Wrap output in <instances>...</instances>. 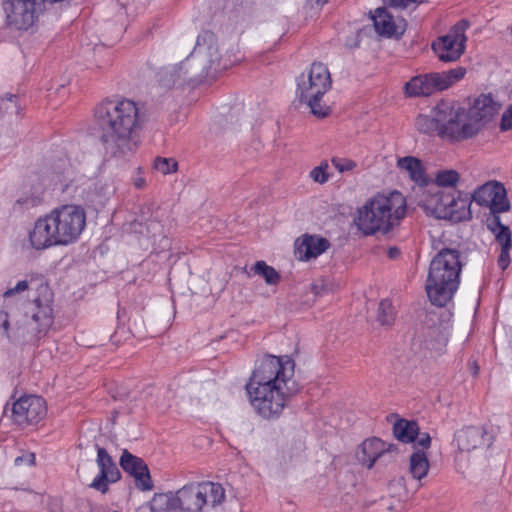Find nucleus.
Masks as SVG:
<instances>
[{
	"label": "nucleus",
	"mask_w": 512,
	"mask_h": 512,
	"mask_svg": "<svg viewBox=\"0 0 512 512\" xmlns=\"http://www.w3.org/2000/svg\"><path fill=\"white\" fill-rule=\"evenodd\" d=\"M459 180L456 170H442L436 174V183L440 187H454Z\"/></svg>",
	"instance_id": "72a5a7b5"
},
{
	"label": "nucleus",
	"mask_w": 512,
	"mask_h": 512,
	"mask_svg": "<svg viewBox=\"0 0 512 512\" xmlns=\"http://www.w3.org/2000/svg\"><path fill=\"white\" fill-rule=\"evenodd\" d=\"M204 498L207 499V503H211L212 506H216L222 503L225 499V490L219 483L203 482L201 483Z\"/></svg>",
	"instance_id": "cd10ccee"
},
{
	"label": "nucleus",
	"mask_w": 512,
	"mask_h": 512,
	"mask_svg": "<svg viewBox=\"0 0 512 512\" xmlns=\"http://www.w3.org/2000/svg\"><path fill=\"white\" fill-rule=\"evenodd\" d=\"M501 104L491 94H480L466 108L450 99L439 100L429 114H419L415 126L420 133L457 143L479 134L498 113Z\"/></svg>",
	"instance_id": "f257e3e1"
},
{
	"label": "nucleus",
	"mask_w": 512,
	"mask_h": 512,
	"mask_svg": "<svg viewBox=\"0 0 512 512\" xmlns=\"http://www.w3.org/2000/svg\"><path fill=\"white\" fill-rule=\"evenodd\" d=\"M494 234L496 240L500 243L501 248H511V231L508 226H501V228L498 229Z\"/></svg>",
	"instance_id": "58836bf2"
},
{
	"label": "nucleus",
	"mask_w": 512,
	"mask_h": 512,
	"mask_svg": "<svg viewBox=\"0 0 512 512\" xmlns=\"http://www.w3.org/2000/svg\"><path fill=\"white\" fill-rule=\"evenodd\" d=\"M486 222L488 229L493 233H496V231L500 229L501 226H504V224L501 222L499 214H491V216L487 217Z\"/></svg>",
	"instance_id": "79ce46f5"
},
{
	"label": "nucleus",
	"mask_w": 512,
	"mask_h": 512,
	"mask_svg": "<svg viewBox=\"0 0 512 512\" xmlns=\"http://www.w3.org/2000/svg\"><path fill=\"white\" fill-rule=\"evenodd\" d=\"M252 270L255 274L262 276L269 285H276L280 281V274L274 267L267 265L264 261H257Z\"/></svg>",
	"instance_id": "c756f323"
},
{
	"label": "nucleus",
	"mask_w": 512,
	"mask_h": 512,
	"mask_svg": "<svg viewBox=\"0 0 512 512\" xmlns=\"http://www.w3.org/2000/svg\"><path fill=\"white\" fill-rule=\"evenodd\" d=\"M94 122L107 153L116 158L132 156L147 121L139 103L124 97L105 98L94 107Z\"/></svg>",
	"instance_id": "7ed1b4c3"
},
{
	"label": "nucleus",
	"mask_w": 512,
	"mask_h": 512,
	"mask_svg": "<svg viewBox=\"0 0 512 512\" xmlns=\"http://www.w3.org/2000/svg\"><path fill=\"white\" fill-rule=\"evenodd\" d=\"M330 246L329 240L324 237L304 234L295 241L294 255L299 261L307 262L325 253Z\"/></svg>",
	"instance_id": "2eb2a0df"
},
{
	"label": "nucleus",
	"mask_w": 512,
	"mask_h": 512,
	"mask_svg": "<svg viewBox=\"0 0 512 512\" xmlns=\"http://www.w3.org/2000/svg\"><path fill=\"white\" fill-rule=\"evenodd\" d=\"M499 128L502 132H506L512 129V103L502 114Z\"/></svg>",
	"instance_id": "ea45409f"
},
{
	"label": "nucleus",
	"mask_w": 512,
	"mask_h": 512,
	"mask_svg": "<svg viewBox=\"0 0 512 512\" xmlns=\"http://www.w3.org/2000/svg\"><path fill=\"white\" fill-rule=\"evenodd\" d=\"M143 185H144V179H142V178L136 179V181H135V186H136L137 188H142V187H143Z\"/></svg>",
	"instance_id": "09e8293b"
},
{
	"label": "nucleus",
	"mask_w": 512,
	"mask_h": 512,
	"mask_svg": "<svg viewBox=\"0 0 512 512\" xmlns=\"http://www.w3.org/2000/svg\"><path fill=\"white\" fill-rule=\"evenodd\" d=\"M202 40L212 41L213 34L211 32L200 34L197 37L193 51L185 60L179 63L188 81V85L192 87L201 84L207 77L214 76V74L225 68V66H220V57L217 47L213 44L203 46L201 44Z\"/></svg>",
	"instance_id": "6e6552de"
},
{
	"label": "nucleus",
	"mask_w": 512,
	"mask_h": 512,
	"mask_svg": "<svg viewBox=\"0 0 512 512\" xmlns=\"http://www.w3.org/2000/svg\"><path fill=\"white\" fill-rule=\"evenodd\" d=\"M181 510L186 512H200L207 499L204 498L201 483H191L179 489Z\"/></svg>",
	"instance_id": "a211bd4d"
},
{
	"label": "nucleus",
	"mask_w": 512,
	"mask_h": 512,
	"mask_svg": "<svg viewBox=\"0 0 512 512\" xmlns=\"http://www.w3.org/2000/svg\"><path fill=\"white\" fill-rule=\"evenodd\" d=\"M153 167L163 175L177 171L178 163L173 158L157 157L154 160Z\"/></svg>",
	"instance_id": "f704fd0d"
},
{
	"label": "nucleus",
	"mask_w": 512,
	"mask_h": 512,
	"mask_svg": "<svg viewBox=\"0 0 512 512\" xmlns=\"http://www.w3.org/2000/svg\"><path fill=\"white\" fill-rule=\"evenodd\" d=\"M34 309L31 312V320L35 323V331L38 338L46 335L53 324V309L49 303H42L40 298L34 300Z\"/></svg>",
	"instance_id": "6ab92c4d"
},
{
	"label": "nucleus",
	"mask_w": 512,
	"mask_h": 512,
	"mask_svg": "<svg viewBox=\"0 0 512 512\" xmlns=\"http://www.w3.org/2000/svg\"><path fill=\"white\" fill-rule=\"evenodd\" d=\"M95 448L97 450L96 463L99 472L91 482L90 487L105 494L109 490L110 483H115L121 479V472L105 448L98 444L95 445Z\"/></svg>",
	"instance_id": "ddd939ff"
},
{
	"label": "nucleus",
	"mask_w": 512,
	"mask_h": 512,
	"mask_svg": "<svg viewBox=\"0 0 512 512\" xmlns=\"http://www.w3.org/2000/svg\"><path fill=\"white\" fill-rule=\"evenodd\" d=\"M455 440L461 451L470 452L486 443L489 445L491 438L482 427L467 426L455 433Z\"/></svg>",
	"instance_id": "dca6fc26"
},
{
	"label": "nucleus",
	"mask_w": 512,
	"mask_h": 512,
	"mask_svg": "<svg viewBox=\"0 0 512 512\" xmlns=\"http://www.w3.org/2000/svg\"><path fill=\"white\" fill-rule=\"evenodd\" d=\"M468 27L467 20H460L450 28L447 34L433 41L432 50L440 61L455 62L464 54L467 41L465 32Z\"/></svg>",
	"instance_id": "9d476101"
},
{
	"label": "nucleus",
	"mask_w": 512,
	"mask_h": 512,
	"mask_svg": "<svg viewBox=\"0 0 512 512\" xmlns=\"http://www.w3.org/2000/svg\"><path fill=\"white\" fill-rule=\"evenodd\" d=\"M24 462L27 463L28 465H33L35 462V455L33 453H29L23 456H18L14 460L15 466H20Z\"/></svg>",
	"instance_id": "a18cd8bd"
},
{
	"label": "nucleus",
	"mask_w": 512,
	"mask_h": 512,
	"mask_svg": "<svg viewBox=\"0 0 512 512\" xmlns=\"http://www.w3.org/2000/svg\"><path fill=\"white\" fill-rule=\"evenodd\" d=\"M318 285L317 284H313L312 285V291L315 293V295H319V290H318Z\"/></svg>",
	"instance_id": "8fccbe9b"
},
{
	"label": "nucleus",
	"mask_w": 512,
	"mask_h": 512,
	"mask_svg": "<svg viewBox=\"0 0 512 512\" xmlns=\"http://www.w3.org/2000/svg\"><path fill=\"white\" fill-rule=\"evenodd\" d=\"M372 20L378 34L391 37L395 33L394 17L385 7L377 8L372 15Z\"/></svg>",
	"instance_id": "b1692460"
},
{
	"label": "nucleus",
	"mask_w": 512,
	"mask_h": 512,
	"mask_svg": "<svg viewBox=\"0 0 512 512\" xmlns=\"http://www.w3.org/2000/svg\"><path fill=\"white\" fill-rule=\"evenodd\" d=\"M511 248H501V253L498 257V266L502 270H505L510 264V251Z\"/></svg>",
	"instance_id": "37998d69"
},
{
	"label": "nucleus",
	"mask_w": 512,
	"mask_h": 512,
	"mask_svg": "<svg viewBox=\"0 0 512 512\" xmlns=\"http://www.w3.org/2000/svg\"><path fill=\"white\" fill-rule=\"evenodd\" d=\"M489 203L491 214H500L510 210V202L507 198L506 189L502 187L498 188L497 195Z\"/></svg>",
	"instance_id": "2f4dec72"
},
{
	"label": "nucleus",
	"mask_w": 512,
	"mask_h": 512,
	"mask_svg": "<svg viewBox=\"0 0 512 512\" xmlns=\"http://www.w3.org/2000/svg\"><path fill=\"white\" fill-rule=\"evenodd\" d=\"M4 108L6 112L10 114L19 115L21 112V104L19 96L15 94L7 93L1 99V107Z\"/></svg>",
	"instance_id": "c9c22d12"
},
{
	"label": "nucleus",
	"mask_w": 512,
	"mask_h": 512,
	"mask_svg": "<svg viewBox=\"0 0 512 512\" xmlns=\"http://www.w3.org/2000/svg\"><path fill=\"white\" fill-rule=\"evenodd\" d=\"M86 226V212L83 207L65 204L54 208L39 218L29 240L37 250L52 246H66L76 242Z\"/></svg>",
	"instance_id": "20e7f679"
},
{
	"label": "nucleus",
	"mask_w": 512,
	"mask_h": 512,
	"mask_svg": "<svg viewBox=\"0 0 512 512\" xmlns=\"http://www.w3.org/2000/svg\"><path fill=\"white\" fill-rule=\"evenodd\" d=\"M419 434V426L415 421L399 419L393 425V435L400 442L413 443Z\"/></svg>",
	"instance_id": "393cba45"
},
{
	"label": "nucleus",
	"mask_w": 512,
	"mask_h": 512,
	"mask_svg": "<svg viewBox=\"0 0 512 512\" xmlns=\"http://www.w3.org/2000/svg\"><path fill=\"white\" fill-rule=\"evenodd\" d=\"M387 442L378 437H371L365 439L358 447L356 457L358 462L366 467L372 469L377 464V459L384 451V446Z\"/></svg>",
	"instance_id": "f3484780"
},
{
	"label": "nucleus",
	"mask_w": 512,
	"mask_h": 512,
	"mask_svg": "<svg viewBox=\"0 0 512 512\" xmlns=\"http://www.w3.org/2000/svg\"><path fill=\"white\" fill-rule=\"evenodd\" d=\"M119 465L124 472L135 480V486L140 491H150L154 485L150 471L145 461L124 449L119 460Z\"/></svg>",
	"instance_id": "4468645a"
},
{
	"label": "nucleus",
	"mask_w": 512,
	"mask_h": 512,
	"mask_svg": "<svg viewBox=\"0 0 512 512\" xmlns=\"http://www.w3.org/2000/svg\"><path fill=\"white\" fill-rule=\"evenodd\" d=\"M429 471V461L424 451H415L410 456V472L413 478L421 480Z\"/></svg>",
	"instance_id": "bb28decb"
},
{
	"label": "nucleus",
	"mask_w": 512,
	"mask_h": 512,
	"mask_svg": "<svg viewBox=\"0 0 512 512\" xmlns=\"http://www.w3.org/2000/svg\"><path fill=\"white\" fill-rule=\"evenodd\" d=\"M294 373L295 361L288 355L256 359L246 391L259 416L270 420L281 415L289 398L299 391Z\"/></svg>",
	"instance_id": "f03ea898"
},
{
	"label": "nucleus",
	"mask_w": 512,
	"mask_h": 512,
	"mask_svg": "<svg viewBox=\"0 0 512 512\" xmlns=\"http://www.w3.org/2000/svg\"><path fill=\"white\" fill-rule=\"evenodd\" d=\"M398 167L408 172L409 177L420 186L427 185L426 170L422 161L413 156L399 158Z\"/></svg>",
	"instance_id": "4be33fe9"
},
{
	"label": "nucleus",
	"mask_w": 512,
	"mask_h": 512,
	"mask_svg": "<svg viewBox=\"0 0 512 512\" xmlns=\"http://www.w3.org/2000/svg\"><path fill=\"white\" fill-rule=\"evenodd\" d=\"M399 455V448L396 444L386 443L384 451L380 453L376 467L386 468L392 464H395Z\"/></svg>",
	"instance_id": "7c9ffc66"
},
{
	"label": "nucleus",
	"mask_w": 512,
	"mask_h": 512,
	"mask_svg": "<svg viewBox=\"0 0 512 512\" xmlns=\"http://www.w3.org/2000/svg\"><path fill=\"white\" fill-rule=\"evenodd\" d=\"M400 255V250L397 247H390L388 250V257L390 259H395Z\"/></svg>",
	"instance_id": "de8ad7c7"
},
{
	"label": "nucleus",
	"mask_w": 512,
	"mask_h": 512,
	"mask_svg": "<svg viewBox=\"0 0 512 512\" xmlns=\"http://www.w3.org/2000/svg\"><path fill=\"white\" fill-rule=\"evenodd\" d=\"M24 202H25V201H22L21 199H18V200H17V203H18V204H23Z\"/></svg>",
	"instance_id": "864d4df0"
},
{
	"label": "nucleus",
	"mask_w": 512,
	"mask_h": 512,
	"mask_svg": "<svg viewBox=\"0 0 512 512\" xmlns=\"http://www.w3.org/2000/svg\"><path fill=\"white\" fill-rule=\"evenodd\" d=\"M377 320L381 325H391L395 320V311L392 303L387 300H381L378 306Z\"/></svg>",
	"instance_id": "473e14b6"
},
{
	"label": "nucleus",
	"mask_w": 512,
	"mask_h": 512,
	"mask_svg": "<svg viewBox=\"0 0 512 512\" xmlns=\"http://www.w3.org/2000/svg\"><path fill=\"white\" fill-rule=\"evenodd\" d=\"M328 168L327 162H322L319 166L313 168L310 172V177L320 184L326 183L329 180V174L326 172Z\"/></svg>",
	"instance_id": "4c0bfd02"
},
{
	"label": "nucleus",
	"mask_w": 512,
	"mask_h": 512,
	"mask_svg": "<svg viewBox=\"0 0 512 512\" xmlns=\"http://www.w3.org/2000/svg\"><path fill=\"white\" fill-rule=\"evenodd\" d=\"M416 443L418 446L427 449L431 445V437L428 433H420L418 434L416 438Z\"/></svg>",
	"instance_id": "c03bdc74"
},
{
	"label": "nucleus",
	"mask_w": 512,
	"mask_h": 512,
	"mask_svg": "<svg viewBox=\"0 0 512 512\" xmlns=\"http://www.w3.org/2000/svg\"><path fill=\"white\" fill-rule=\"evenodd\" d=\"M406 212V198L401 192L378 193L358 209L355 224L366 236L387 234L400 225Z\"/></svg>",
	"instance_id": "423d86ee"
},
{
	"label": "nucleus",
	"mask_w": 512,
	"mask_h": 512,
	"mask_svg": "<svg viewBox=\"0 0 512 512\" xmlns=\"http://www.w3.org/2000/svg\"><path fill=\"white\" fill-rule=\"evenodd\" d=\"M331 163L339 173L352 172L358 166L356 161L339 156H333Z\"/></svg>",
	"instance_id": "e433bc0d"
},
{
	"label": "nucleus",
	"mask_w": 512,
	"mask_h": 512,
	"mask_svg": "<svg viewBox=\"0 0 512 512\" xmlns=\"http://www.w3.org/2000/svg\"><path fill=\"white\" fill-rule=\"evenodd\" d=\"M424 335L427 337L424 340L427 349H438V346L445 345L447 342L441 326L438 325L427 327Z\"/></svg>",
	"instance_id": "c85d7f7f"
},
{
	"label": "nucleus",
	"mask_w": 512,
	"mask_h": 512,
	"mask_svg": "<svg viewBox=\"0 0 512 512\" xmlns=\"http://www.w3.org/2000/svg\"><path fill=\"white\" fill-rule=\"evenodd\" d=\"M331 85L330 72L321 62L312 63L308 73L301 74L297 80V94L300 102L305 103L311 114L319 119L328 117L332 112L331 107L322 101Z\"/></svg>",
	"instance_id": "0eeeda50"
},
{
	"label": "nucleus",
	"mask_w": 512,
	"mask_h": 512,
	"mask_svg": "<svg viewBox=\"0 0 512 512\" xmlns=\"http://www.w3.org/2000/svg\"><path fill=\"white\" fill-rule=\"evenodd\" d=\"M471 203L469 193L459 191L456 197L450 194H440L436 199L435 210L438 212L439 218L461 222L472 218Z\"/></svg>",
	"instance_id": "f8f14e48"
},
{
	"label": "nucleus",
	"mask_w": 512,
	"mask_h": 512,
	"mask_svg": "<svg viewBox=\"0 0 512 512\" xmlns=\"http://www.w3.org/2000/svg\"><path fill=\"white\" fill-rule=\"evenodd\" d=\"M152 512H174L181 510L179 490L176 493L155 494L151 503Z\"/></svg>",
	"instance_id": "5701e85b"
},
{
	"label": "nucleus",
	"mask_w": 512,
	"mask_h": 512,
	"mask_svg": "<svg viewBox=\"0 0 512 512\" xmlns=\"http://www.w3.org/2000/svg\"><path fill=\"white\" fill-rule=\"evenodd\" d=\"M158 83L164 89L180 88L188 85V81L179 64L163 67L158 73Z\"/></svg>",
	"instance_id": "412c9836"
},
{
	"label": "nucleus",
	"mask_w": 512,
	"mask_h": 512,
	"mask_svg": "<svg viewBox=\"0 0 512 512\" xmlns=\"http://www.w3.org/2000/svg\"><path fill=\"white\" fill-rule=\"evenodd\" d=\"M466 72L465 67L458 66L443 72L416 75L405 83L404 94L408 98L429 97L463 79Z\"/></svg>",
	"instance_id": "1a4fd4ad"
},
{
	"label": "nucleus",
	"mask_w": 512,
	"mask_h": 512,
	"mask_svg": "<svg viewBox=\"0 0 512 512\" xmlns=\"http://www.w3.org/2000/svg\"><path fill=\"white\" fill-rule=\"evenodd\" d=\"M502 187V184L495 182L486 183L480 187H478L472 195H470L471 200L475 201L477 204L481 206L488 207L489 203L494 199L495 195H497L498 188Z\"/></svg>",
	"instance_id": "a878e982"
},
{
	"label": "nucleus",
	"mask_w": 512,
	"mask_h": 512,
	"mask_svg": "<svg viewBox=\"0 0 512 512\" xmlns=\"http://www.w3.org/2000/svg\"><path fill=\"white\" fill-rule=\"evenodd\" d=\"M464 265L461 252L455 248L444 247L433 256L425 282L427 297L432 305L445 307L453 300Z\"/></svg>",
	"instance_id": "39448f33"
},
{
	"label": "nucleus",
	"mask_w": 512,
	"mask_h": 512,
	"mask_svg": "<svg viewBox=\"0 0 512 512\" xmlns=\"http://www.w3.org/2000/svg\"><path fill=\"white\" fill-rule=\"evenodd\" d=\"M477 373H478V366H476V370L473 371L474 375H477Z\"/></svg>",
	"instance_id": "603ef678"
},
{
	"label": "nucleus",
	"mask_w": 512,
	"mask_h": 512,
	"mask_svg": "<svg viewBox=\"0 0 512 512\" xmlns=\"http://www.w3.org/2000/svg\"><path fill=\"white\" fill-rule=\"evenodd\" d=\"M27 289H28V282L26 280H21L16 284L15 287L7 289L3 294V298L5 301H7L11 297H13L16 293L23 292Z\"/></svg>",
	"instance_id": "a19ab883"
},
{
	"label": "nucleus",
	"mask_w": 512,
	"mask_h": 512,
	"mask_svg": "<svg viewBox=\"0 0 512 512\" xmlns=\"http://www.w3.org/2000/svg\"><path fill=\"white\" fill-rule=\"evenodd\" d=\"M0 323L5 332V335L7 337H9L10 323H9V315H8L7 311H0Z\"/></svg>",
	"instance_id": "49530a36"
},
{
	"label": "nucleus",
	"mask_w": 512,
	"mask_h": 512,
	"mask_svg": "<svg viewBox=\"0 0 512 512\" xmlns=\"http://www.w3.org/2000/svg\"><path fill=\"white\" fill-rule=\"evenodd\" d=\"M328 0H316L317 3L319 4H325Z\"/></svg>",
	"instance_id": "3c124183"
},
{
	"label": "nucleus",
	"mask_w": 512,
	"mask_h": 512,
	"mask_svg": "<svg viewBox=\"0 0 512 512\" xmlns=\"http://www.w3.org/2000/svg\"><path fill=\"white\" fill-rule=\"evenodd\" d=\"M47 414V404L43 397L24 395L12 405L11 419L20 428L35 426Z\"/></svg>",
	"instance_id": "9b49d317"
},
{
	"label": "nucleus",
	"mask_w": 512,
	"mask_h": 512,
	"mask_svg": "<svg viewBox=\"0 0 512 512\" xmlns=\"http://www.w3.org/2000/svg\"><path fill=\"white\" fill-rule=\"evenodd\" d=\"M146 235L153 240V250L160 253L167 251L171 248L170 239L164 234V228L158 214L156 213L153 218L148 219L145 223Z\"/></svg>",
	"instance_id": "aec40b11"
}]
</instances>
